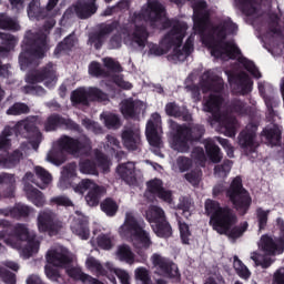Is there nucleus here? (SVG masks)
<instances>
[{
    "mask_svg": "<svg viewBox=\"0 0 284 284\" xmlns=\"http://www.w3.org/2000/svg\"><path fill=\"white\" fill-rule=\"evenodd\" d=\"M210 23V14L201 13L194 19L193 30L197 34L202 36V43L211 50V55L215 59H221L223 54H226L229 59H236L241 55V49L236 43L232 41H225L227 34H236L239 32V26L232 21V18H227L212 28V33L205 34L207 24Z\"/></svg>",
    "mask_w": 284,
    "mask_h": 284,
    "instance_id": "1",
    "label": "nucleus"
},
{
    "mask_svg": "<svg viewBox=\"0 0 284 284\" xmlns=\"http://www.w3.org/2000/svg\"><path fill=\"white\" fill-rule=\"evenodd\" d=\"M204 210L206 216H210V225L217 234H224L230 239H241L250 227L247 222L236 225L239 223L236 211L227 205L221 206L219 201L207 199L204 203Z\"/></svg>",
    "mask_w": 284,
    "mask_h": 284,
    "instance_id": "2",
    "label": "nucleus"
},
{
    "mask_svg": "<svg viewBox=\"0 0 284 284\" xmlns=\"http://www.w3.org/2000/svg\"><path fill=\"white\" fill-rule=\"evenodd\" d=\"M0 241L4 239V243L14 247L16 250H22L27 256H32L39 252V240L37 234L30 233L26 224H17L16 226L8 220H0Z\"/></svg>",
    "mask_w": 284,
    "mask_h": 284,
    "instance_id": "3",
    "label": "nucleus"
},
{
    "mask_svg": "<svg viewBox=\"0 0 284 284\" xmlns=\"http://www.w3.org/2000/svg\"><path fill=\"white\" fill-rule=\"evenodd\" d=\"M212 194L213 199H221L225 194L241 216H245L250 212V207H252V196L243 187L241 175L235 176L227 189L225 184H216L213 187Z\"/></svg>",
    "mask_w": 284,
    "mask_h": 284,
    "instance_id": "4",
    "label": "nucleus"
},
{
    "mask_svg": "<svg viewBox=\"0 0 284 284\" xmlns=\"http://www.w3.org/2000/svg\"><path fill=\"white\" fill-rule=\"evenodd\" d=\"M174 130L173 148L181 154L190 152V143H199L205 135V126L196 123H172Z\"/></svg>",
    "mask_w": 284,
    "mask_h": 284,
    "instance_id": "5",
    "label": "nucleus"
},
{
    "mask_svg": "<svg viewBox=\"0 0 284 284\" xmlns=\"http://www.w3.org/2000/svg\"><path fill=\"white\" fill-rule=\"evenodd\" d=\"M23 130L27 139L37 144L41 143L43 134L39 130V126H37V123L33 121L26 119L17 122L14 126H4L0 133V150H10V148H12V140L10 136H13V134L16 136H21Z\"/></svg>",
    "mask_w": 284,
    "mask_h": 284,
    "instance_id": "6",
    "label": "nucleus"
},
{
    "mask_svg": "<svg viewBox=\"0 0 284 284\" xmlns=\"http://www.w3.org/2000/svg\"><path fill=\"white\" fill-rule=\"evenodd\" d=\"M24 55L20 54V61L27 65H32L34 59H43L45 52L50 50L48 47V33L39 31H27L23 39Z\"/></svg>",
    "mask_w": 284,
    "mask_h": 284,
    "instance_id": "7",
    "label": "nucleus"
},
{
    "mask_svg": "<svg viewBox=\"0 0 284 284\" xmlns=\"http://www.w3.org/2000/svg\"><path fill=\"white\" fill-rule=\"evenodd\" d=\"M151 263L153 267L158 270L160 276L170 278L173 283H181V271H179V265H176L170 257L154 253L151 256Z\"/></svg>",
    "mask_w": 284,
    "mask_h": 284,
    "instance_id": "8",
    "label": "nucleus"
},
{
    "mask_svg": "<svg viewBox=\"0 0 284 284\" xmlns=\"http://www.w3.org/2000/svg\"><path fill=\"white\" fill-rule=\"evenodd\" d=\"M151 263L153 267L158 270L160 276L170 278L173 283H181V271H179V265H176L170 257L154 253L151 256Z\"/></svg>",
    "mask_w": 284,
    "mask_h": 284,
    "instance_id": "9",
    "label": "nucleus"
},
{
    "mask_svg": "<svg viewBox=\"0 0 284 284\" xmlns=\"http://www.w3.org/2000/svg\"><path fill=\"white\" fill-rule=\"evenodd\" d=\"M256 132H258V124L250 122L239 134V145L241 150H243L245 156L254 154L256 148H258V143H256Z\"/></svg>",
    "mask_w": 284,
    "mask_h": 284,
    "instance_id": "10",
    "label": "nucleus"
},
{
    "mask_svg": "<svg viewBox=\"0 0 284 284\" xmlns=\"http://www.w3.org/2000/svg\"><path fill=\"white\" fill-rule=\"evenodd\" d=\"M58 148H61V150L72 156H83V154H89L90 150H92L90 142L81 141L69 135H62L58 140Z\"/></svg>",
    "mask_w": 284,
    "mask_h": 284,
    "instance_id": "11",
    "label": "nucleus"
},
{
    "mask_svg": "<svg viewBox=\"0 0 284 284\" xmlns=\"http://www.w3.org/2000/svg\"><path fill=\"white\" fill-rule=\"evenodd\" d=\"M43 81H45V88L52 89L57 85V70L52 62L47 63L40 70L27 77V83H43Z\"/></svg>",
    "mask_w": 284,
    "mask_h": 284,
    "instance_id": "12",
    "label": "nucleus"
},
{
    "mask_svg": "<svg viewBox=\"0 0 284 284\" xmlns=\"http://www.w3.org/2000/svg\"><path fill=\"white\" fill-rule=\"evenodd\" d=\"M63 227V222L57 217L54 211L44 210L38 215L39 232H48L49 234H59Z\"/></svg>",
    "mask_w": 284,
    "mask_h": 284,
    "instance_id": "13",
    "label": "nucleus"
},
{
    "mask_svg": "<svg viewBox=\"0 0 284 284\" xmlns=\"http://www.w3.org/2000/svg\"><path fill=\"white\" fill-rule=\"evenodd\" d=\"M99 6H97V0H78L72 7L67 9L64 17H71L75 14L78 19H90L93 14H97Z\"/></svg>",
    "mask_w": 284,
    "mask_h": 284,
    "instance_id": "14",
    "label": "nucleus"
},
{
    "mask_svg": "<svg viewBox=\"0 0 284 284\" xmlns=\"http://www.w3.org/2000/svg\"><path fill=\"white\" fill-rule=\"evenodd\" d=\"M142 227H145V222L136 219L134 213L126 212L124 223L119 227V234L121 239H132Z\"/></svg>",
    "mask_w": 284,
    "mask_h": 284,
    "instance_id": "15",
    "label": "nucleus"
},
{
    "mask_svg": "<svg viewBox=\"0 0 284 284\" xmlns=\"http://www.w3.org/2000/svg\"><path fill=\"white\" fill-rule=\"evenodd\" d=\"M133 245L135 247L138 256H141L142 261H148V254L143 250H150L152 247V237L150 232L145 231V227L140 229L134 235H132Z\"/></svg>",
    "mask_w": 284,
    "mask_h": 284,
    "instance_id": "16",
    "label": "nucleus"
},
{
    "mask_svg": "<svg viewBox=\"0 0 284 284\" xmlns=\"http://www.w3.org/2000/svg\"><path fill=\"white\" fill-rule=\"evenodd\" d=\"M142 110L143 102L133 98L124 99L120 103V112L124 119H136Z\"/></svg>",
    "mask_w": 284,
    "mask_h": 284,
    "instance_id": "17",
    "label": "nucleus"
},
{
    "mask_svg": "<svg viewBox=\"0 0 284 284\" xmlns=\"http://www.w3.org/2000/svg\"><path fill=\"white\" fill-rule=\"evenodd\" d=\"M260 247L262 252L266 253L268 256H274L276 252L283 254L284 242L283 240H277L276 242L270 235H262L260 240Z\"/></svg>",
    "mask_w": 284,
    "mask_h": 284,
    "instance_id": "18",
    "label": "nucleus"
},
{
    "mask_svg": "<svg viewBox=\"0 0 284 284\" xmlns=\"http://www.w3.org/2000/svg\"><path fill=\"white\" fill-rule=\"evenodd\" d=\"M122 143L129 152L141 150V133L139 131L126 129L122 131Z\"/></svg>",
    "mask_w": 284,
    "mask_h": 284,
    "instance_id": "19",
    "label": "nucleus"
},
{
    "mask_svg": "<svg viewBox=\"0 0 284 284\" xmlns=\"http://www.w3.org/2000/svg\"><path fill=\"white\" fill-rule=\"evenodd\" d=\"M223 105V95L210 94L203 103L204 112L213 114L214 121L221 120V106Z\"/></svg>",
    "mask_w": 284,
    "mask_h": 284,
    "instance_id": "20",
    "label": "nucleus"
},
{
    "mask_svg": "<svg viewBox=\"0 0 284 284\" xmlns=\"http://www.w3.org/2000/svg\"><path fill=\"white\" fill-rule=\"evenodd\" d=\"M71 232L82 241H88L90 239V221H88V217L81 216L73 219Z\"/></svg>",
    "mask_w": 284,
    "mask_h": 284,
    "instance_id": "21",
    "label": "nucleus"
},
{
    "mask_svg": "<svg viewBox=\"0 0 284 284\" xmlns=\"http://www.w3.org/2000/svg\"><path fill=\"white\" fill-rule=\"evenodd\" d=\"M165 113L168 116H173L174 119H182L186 123L192 121V113L187 110V106H181L176 102H169L165 104Z\"/></svg>",
    "mask_w": 284,
    "mask_h": 284,
    "instance_id": "22",
    "label": "nucleus"
},
{
    "mask_svg": "<svg viewBox=\"0 0 284 284\" xmlns=\"http://www.w3.org/2000/svg\"><path fill=\"white\" fill-rule=\"evenodd\" d=\"M133 162H126L119 164L116 168V174L126 183V185H134L136 183V172Z\"/></svg>",
    "mask_w": 284,
    "mask_h": 284,
    "instance_id": "23",
    "label": "nucleus"
},
{
    "mask_svg": "<svg viewBox=\"0 0 284 284\" xmlns=\"http://www.w3.org/2000/svg\"><path fill=\"white\" fill-rule=\"evenodd\" d=\"M47 262L53 267H69L72 265V257L63 252L57 250L49 251L47 253Z\"/></svg>",
    "mask_w": 284,
    "mask_h": 284,
    "instance_id": "24",
    "label": "nucleus"
},
{
    "mask_svg": "<svg viewBox=\"0 0 284 284\" xmlns=\"http://www.w3.org/2000/svg\"><path fill=\"white\" fill-rule=\"evenodd\" d=\"M205 153L211 163H221L223 161V152L221 148L216 145V142L212 139L204 140Z\"/></svg>",
    "mask_w": 284,
    "mask_h": 284,
    "instance_id": "25",
    "label": "nucleus"
},
{
    "mask_svg": "<svg viewBox=\"0 0 284 284\" xmlns=\"http://www.w3.org/2000/svg\"><path fill=\"white\" fill-rule=\"evenodd\" d=\"M261 136H264L267 145H272V148H277L281 145V140L283 139V133L278 125H274L273 128L263 129Z\"/></svg>",
    "mask_w": 284,
    "mask_h": 284,
    "instance_id": "26",
    "label": "nucleus"
},
{
    "mask_svg": "<svg viewBox=\"0 0 284 284\" xmlns=\"http://www.w3.org/2000/svg\"><path fill=\"white\" fill-rule=\"evenodd\" d=\"M77 37L74 33H70L61 42H59L53 51L55 57L60 54H68L74 50V45H77Z\"/></svg>",
    "mask_w": 284,
    "mask_h": 284,
    "instance_id": "27",
    "label": "nucleus"
},
{
    "mask_svg": "<svg viewBox=\"0 0 284 284\" xmlns=\"http://www.w3.org/2000/svg\"><path fill=\"white\" fill-rule=\"evenodd\" d=\"M263 0H235V3L243 14L252 17L258 12Z\"/></svg>",
    "mask_w": 284,
    "mask_h": 284,
    "instance_id": "28",
    "label": "nucleus"
},
{
    "mask_svg": "<svg viewBox=\"0 0 284 284\" xmlns=\"http://www.w3.org/2000/svg\"><path fill=\"white\" fill-rule=\"evenodd\" d=\"M0 216H13V219H27L30 216V206L17 204L13 209H0Z\"/></svg>",
    "mask_w": 284,
    "mask_h": 284,
    "instance_id": "29",
    "label": "nucleus"
},
{
    "mask_svg": "<svg viewBox=\"0 0 284 284\" xmlns=\"http://www.w3.org/2000/svg\"><path fill=\"white\" fill-rule=\"evenodd\" d=\"M24 192L29 201H31L36 207H43V205H45V196H43V192L39 191V189L27 184Z\"/></svg>",
    "mask_w": 284,
    "mask_h": 284,
    "instance_id": "30",
    "label": "nucleus"
},
{
    "mask_svg": "<svg viewBox=\"0 0 284 284\" xmlns=\"http://www.w3.org/2000/svg\"><path fill=\"white\" fill-rule=\"evenodd\" d=\"M185 30H187V24L178 21L173 24L171 31L164 37V39L176 43L174 41L175 39L178 43H183V34H185Z\"/></svg>",
    "mask_w": 284,
    "mask_h": 284,
    "instance_id": "31",
    "label": "nucleus"
},
{
    "mask_svg": "<svg viewBox=\"0 0 284 284\" xmlns=\"http://www.w3.org/2000/svg\"><path fill=\"white\" fill-rule=\"evenodd\" d=\"M235 84L239 93L242 94V97H245L252 92L253 82L250 79V75L245 72H242L235 77Z\"/></svg>",
    "mask_w": 284,
    "mask_h": 284,
    "instance_id": "32",
    "label": "nucleus"
},
{
    "mask_svg": "<svg viewBox=\"0 0 284 284\" xmlns=\"http://www.w3.org/2000/svg\"><path fill=\"white\" fill-rule=\"evenodd\" d=\"M149 37L150 33L148 32V27H145V24H135L132 33L133 43H136L139 48H145Z\"/></svg>",
    "mask_w": 284,
    "mask_h": 284,
    "instance_id": "33",
    "label": "nucleus"
},
{
    "mask_svg": "<svg viewBox=\"0 0 284 284\" xmlns=\"http://www.w3.org/2000/svg\"><path fill=\"white\" fill-rule=\"evenodd\" d=\"M106 190L105 186H101L97 184L93 186L88 194L85 195V201L90 207H97L99 205V202L101 201V197L105 194Z\"/></svg>",
    "mask_w": 284,
    "mask_h": 284,
    "instance_id": "34",
    "label": "nucleus"
},
{
    "mask_svg": "<svg viewBox=\"0 0 284 284\" xmlns=\"http://www.w3.org/2000/svg\"><path fill=\"white\" fill-rule=\"evenodd\" d=\"M14 174L2 172L0 173V185H7V191L3 192L4 199H12L14 196Z\"/></svg>",
    "mask_w": 284,
    "mask_h": 284,
    "instance_id": "35",
    "label": "nucleus"
},
{
    "mask_svg": "<svg viewBox=\"0 0 284 284\" xmlns=\"http://www.w3.org/2000/svg\"><path fill=\"white\" fill-rule=\"evenodd\" d=\"M163 14H165V7H163L161 2L153 1L149 3V11H146L149 21L152 23H155V21H161V19H163Z\"/></svg>",
    "mask_w": 284,
    "mask_h": 284,
    "instance_id": "36",
    "label": "nucleus"
},
{
    "mask_svg": "<svg viewBox=\"0 0 284 284\" xmlns=\"http://www.w3.org/2000/svg\"><path fill=\"white\" fill-rule=\"evenodd\" d=\"M229 108L231 112L237 114L239 116H252V106L247 105V103L242 100H232Z\"/></svg>",
    "mask_w": 284,
    "mask_h": 284,
    "instance_id": "37",
    "label": "nucleus"
},
{
    "mask_svg": "<svg viewBox=\"0 0 284 284\" xmlns=\"http://www.w3.org/2000/svg\"><path fill=\"white\" fill-rule=\"evenodd\" d=\"M71 102L73 105H90V95L88 88L80 87L71 92Z\"/></svg>",
    "mask_w": 284,
    "mask_h": 284,
    "instance_id": "38",
    "label": "nucleus"
},
{
    "mask_svg": "<svg viewBox=\"0 0 284 284\" xmlns=\"http://www.w3.org/2000/svg\"><path fill=\"white\" fill-rule=\"evenodd\" d=\"M145 134L152 148H161V136H159V130L156 129V124H154V121L150 120L146 123Z\"/></svg>",
    "mask_w": 284,
    "mask_h": 284,
    "instance_id": "39",
    "label": "nucleus"
},
{
    "mask_svg": "<svg viewBox=\"0 0 284 284\" xmlns=\"http://www.w3.org/2000/svg\"><path fill=\"white\" fill-rule=\"evenodd\" d=\"M21 159H23V153L17 149L11 153H8L6 156L1 158L3 168L8 170H12V168H17L19 163H21Z\"/></svg>",
    "mask_w": 284,
    "mask_h": 284,
    "instance_id": "40",
    "label": "nucleus"
},
{
    "mask_svg": "<svg viewBox=\"0 0 284 284\" xmlns=\"http://www.w3.org/2000/svg\"><path fill=\"white\" fill-rule=\"evenodd\" d=\"M152 230L159 239H170L172 236V225L168 222V217L156 224H152Z\"/></svg>",
    "mask_w": 284,
    "mask_h": 284,
    "instance_id": "41",
    "label": "nucleus"
},
{
    "mask_svg": "<svg viewBox=\"0 0 284 284\" xmlns=\"http://www.w3.org/2000/svg\"><path fill=\"white\" fill-rule=\"evenodd\" d=\"M65 123V118H63L59 113H53L48 116L47 121L44 122V130L45 132H54L59 130V128H63Z\"/></svg>",
    "mask_w": 284,
    "mask_h": 284,
    "instance_id": "42",
    "label": "nucleus"
},
{
    "mask_svg": "<svg viewBox=\"0 0 284 284\" xmlns=\"http://www.w3.org/2000/svg\"><path fill=\"white\" fill-rule=\"evenodd\" d=\"M172 45H176V42L169 41L165 38L161 41V45L152 44L149 49V54H153V57H163V54H168Z\"/></svg>",
    "mask_w": 284,
    "mask_h": 284,
    "instance_id": "43",
    "label": "nucleus"
},
{
    "mask_svg": "<svg viewBox=\"0 0 284 284\" xmlns=\"http://www.w3.org/2000/svg\"><path fill=\"white\" fill-rule=\"evenodd\" d=\"M0 30L19 32V30H21V26H19V22L8 13H0Z\"/></svg>",
    "mask_w": 284,
    "mask_h": 284,
    "instance_id": "44",
    "label": "nucleus"
},
{
    "mask_svg": "<svg viewBox=\"0 0 284 284\" xmlns=\"http://www.w3.org/2000/svg\"><path fill=\"white\" fill-rule=\"evenodd\" d=\"M0 40L1 44L0 45V57L1 54H6L10 52L17 45V38L10 33H4L0 31Z\"/></svg>",
    "mask_w": 284,
    "mask_h": 284,
    "instance_id": "45",
    "label": "nucleus"
},
{
    "mask_svg": "<svg viewBox=\"0 0 284 284\" xmlns=\"http://www.w3.org/2000/svg\"><path fill=\"white\" fill-rule=\"evenodd\" d=\"M47 161L53 165H63V163L68 161V158L65 156V151L58 146L48 153Z\"/></svg>",
    "mask_w": 284,
    "mask_h": 284,
    "instance_id": "46",
    "label": "nucleus"
},
{
    "mask_svg": "<svg viewBox=\"0 0 284 284\" xmlns=\"http://www.w3.org/2000/svg\"><path fill=\"white\" fill-rule=\"evenodd\" d=\"M88 89V97L89 103H103L105 101H110V97L103 90L97 87H89Z\"/></svg>",
    "mask_w": 284,
    "mask_h": 284,
    "instance_id": "47",
    "label": "nucleus"
},
{
    "mask_svg": "<svg viewBox=\"0 0 284 284\" xmlns=\"http://www.w3.org/2000/svg\"><path fill=\"white\" fill-rule=\"evenodd\" d=\"M165 219H168L165 216V211H163L160 206L153 205L146 212V221H149V223H153V225H156Z\"/></svg>",
    "mask_w": 284,
    "mask_h": 284,
    "instance_id": "48",
    "label": "nucleus"
},
{
    "mask_svg": "<svg viewBox=\"0 0 284 284\" xmlns=\"http://www.w3.org/2000/svg\"><path fill=\"white\" fill-rule=\"evenodd\" d=\"M215 121L220 123V128H222L226 136H236V126L234 124V119L220 115V120Z\"/></svg>",
    "mask_w": 284,
    "mask_h": 284,
    "instance_id": "49",
    "label": "nucleus"
},
{
    "mask_svg": "<svg viewBox=\"0 0 284 284\" xmlns=\"http://www.w3.org/2000/svg\"><path fill=\"white\" fill-rule=\"evenodd\" d=\"M88 72L93 79H110V71L101 68V64L97 61L89 64Z\"/></svg>",
    "mask_w": 284,
    "mask_h": 284,
    "instance_id": "50",
    "label": "nucleus"
},
{
    "mask_svg": "<svg viewBox=\"0 0 284 284\" xmlns=\"http://www.w3.org/2000/svg\"><path fill=\"white\" fill-rule=\"evenodd\" d=\"M79 171L81 172V174H91L93 176H99V169L97 168V162H94V160H81L79 162Z\"/></svg>",
    "mask_w": 284,
    "mask_h": 284,
    "instance_id": "51",
    "label": "nucleus"
},
{
    "mask_svg": "<svg viewBox=\"0 0 284 284\" xmlns=\"http://www.w3.org/2000/svg\"><path fill=\"white\" fill-rule=\"evenodd\" d=\"M87 267L90 272H93L97 276H108V270L103 267V264L94 257L87 258Z\"/></svg>",
    "mask_w": 284,
    "mask_h": 284,
    "instance_id": "52",
    "label": "nucleus"
},
{
    "mask_svg": "<svg viewBox=\"0 0 284 284\" xmlns=\"http://www.w3.org/2000/svg\"><path fill=\"white\" fill-rule=\"evenodd\" d=\"M100 207L106 216H116V212H119V204L112 197H105Z\"/></svg>",
    "mask_w": 284,
    "mask_h": 284,
    "instance_id": "53",
    "label": "nucleus"
},
{
    "mask_svg": "<svg viewBox=\"0 0 284 284\" xmlns=\"http://www.w3.org/2000/svg\"><path fill=\"white\" fill-rule=\"evenodd\" d=\"M8 116H21V114H30V106L23 102H16L7 110Z\"/></svg>",
    "mask_w": 284,
    "mask_h": 284,
    "instance_id": "54",
    "label": "nucleus"
},
{
    "mask_svg": "<svg viewBox=\"0 0 284 284\" xmlns=\"http://www.w3.org/2000/svg\"><path fill=\"white\" fill-rule=\"evenodd\" d=\"M34 172L38 179H40V181L42 182V185L38 184V187H40L41 190H45V187H48V185L52 183V174L43 169V166H36Z\"/></svg>",
    "mask_w": 284,
    "mask_h": 284,
    "instance_id": "55",
    "label": "nucleus"
},
{
    "mask_svg": "<svg viewBox=\"0 0 284 284\" xmlns=\"http://www.w3.org/2000/svg\"><path fill=\"white\" fill-rule=\"evenodd\" d=\"M234 162L232 160H224L221 164L214 166V174L220 179H225L230 172H232V166Z\"/></svg>",
    "mask_w": 284,
    "mask_h": 284,
    "instance_id": "56",
    "label": "nucleus"
},
{
    "mask_svg": "<svg viewBox=\"0 0 284 284\" xmlns=\"http://www.w3.org/2000/svg\"><path fill=\"white\" fill-rule=\"evenodd\" d=\"M65 272L70 278H73V281H82V283H88L92 276L83 273L80 267H65Z\"/></svg>",
    "mask_w": 284,
    "mask_h": 284,
    "instance_id": "57",
    "label": "nucleus"
},
{
    "mask_svg": "<svg viewBox=\"0 0 284 284\" xmlns=\"http://www.w3.org/2000/svg\"><path fill=\"white\" fill-rule=\"evenodd\" d=\"M239 63H241V65H243L245 70L250 72L252 77H254V79H261V77H263V74H261V71H258V68H256V64H254V62L248 60L247 58H239Z\"/></svg>",
    "mask_w": 284,
    "mask_h": 284,
    "instance_id": "58",
    "label": "nucleus"
},
{
    "mask_svg": "<svg viewBox=\"0 0 284 284\" xmlns=\"http://www.w3.org/2000/svg\"><path fill=\"white\" fill-rule=\"evenodd\" d=\"M118 257L121 261H124L125 263H129V265H132L134 263V253L132 252V248H130L128 245H121L118 248Z\"/></svg>",
    "mask_w": 284,
    "mask_h": 284,
    "instance_id": "59",
    "label": "nucleus"
},
{
    "mask_svg": "<svg viewBox=\"0 0 284 284\" xmlns=\"http://www.w3.org/2000/svg\"><path fill=\"white\" fill-rule=\"evenodd\" d=\"M104 68H106V72H110V77L113 74H119L123 72V67L121 63L112 58H104L103 59Z\"/></svg>",
    "mask_w": 284,
    "mask_h": 284,
    "instance_id": "60",
    "label": "nucleus"
},
{
    "mask_svg": "<svg viewBox=\"0 0 284 284\" xmlns=\"http://www.w3.org/2000/svg\"><path fill=\"white\" fill-rule=\"evenodd\" d=\"M192 202L187 197H182L178 204V212L184 216V219H190L192 216Z\"/></svg>",
    "mask_w": 284,
    "mask_h": 284,
    "instance_id": "61",
    "label": "nucleus"
},
{
    "mask_svg": "<svg viewBox=\"0 0 284 284\" xmlns=\"http://www.w3.org/2000/svg\"><path fill=\"white\" fill-rule=\"evenodd\" d=\"M104 124L109 130H119L121 128V119L114 113L104 115Z\"/></svg>",
    "mask_w": 284,
    "mask_h": 284,
    "instance_id": "62",
    "label": "nucleus"
},
{
    "mask_svg": "<svg viewBox=\"0 0 284 284\" xmlns=\"http://www.w3.org/2000/svg\"><path fill=\"white\" fill-rule=\"evenodd\" d=\"M148 192L153 196H156L161 193L163 187V181L159 179L151 180L146 183Z\"/></svg>",
    "mask_w": 284,
    "mask_h": 284,
    "instance_id": "63",
    "label": "nucleus"
},
{
    "mask_svg": "<svg viewBox=\"0 0 284 284\" xmlns=\"http://www.w3.org/2000/svg\"><path fill=\"white\" fill-rule=\"evenodd\" d=\"M135 278H138V281H141L142 284H152L150 271L145 267H138L135 270Z\"/></svg>",
    "mask_w": 284,
    "mask_h": 284,
    "instance_id": "64",
    "label": "nucleus"
}]
</instances>
